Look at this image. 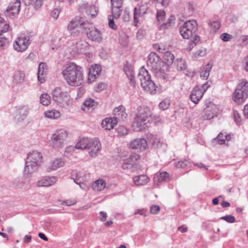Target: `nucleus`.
Here are the masks:
<instances>
[{
    "label": "nucleus",
    "instance_id": "1",
    "mask_svg": "<svg viewBox=\"0 0 248 248\" xmlns=\"http://www.w3.org/2000/svg\"><path fill=\"white\" fill-rule=\"evenodd\" d=\"M63 78L72 86H78L83 82V74L81 66L70 62L66 64L62 71Z\"/></svg>",
    "mask_w": 248,
    "mask_h": 248
},
{
    "label": "nucleus",
    "instance_id": "2",
    "mask_svg": "<svg viewBox=\"0 0 248 248\" xmlns=\"http://www.w3.org/2000/svg\"><path fill=\"white\" fill-rule=\"evenodd\" d=\"M198 24L195 20H189L180 27L179 31L185 39H190V45H196L200 41V37L196 34Z\"/></svg>",
    "mask_w": 248,
    "mask_h": 248
},
{
    "label": "nucleus",
    "instance_id": "3",
    "mask_svg": "<svg viewBox=\"0 0 248 248\" xmlns=\"http://www.w3.org/2000/svg\"><path fill=\"white\" fill-rule=\"evenodd\" d=\"M152 121V113L148 108H141L134 119L133 127L135 131H141Z\"/></svg>",
    "mask_w": 248,
    "mask_h": 248
},
{
    "label": "nucleus",
    "instance_id": "4",
    "mask_svg": "<svg viewBox=\"0 0 248 248\" xmlns=\"http://www.w3.org/2000/svg\"><path fill=\"white\" fill-rule=\"evenodd\" d=\"M76 148L81 150L89 149V154L92 157H95L101 148V144L97 139L84 138L80 139L76 144Z\"/></svg>",
    "mask_w": 248,
    "mask_h": 248
},
{
    "label": "nucleus",
    "instance_id": "5",
    "mask_svg": "<svg viewBox=\"0 0 248 248\" xmlns=\"http://www.w3.org/2000/svg\"><path fill=\"white\" fill-rule=\"evenodd\" d=\"M147 63V66L154 71L156 77L162 79H164L163 70L161 68L162 62L158 55L155 52H151L148 57Z\"/></svg>",
    "mask_w": 248,
    "mask_h": 248
},
{
    "label": "nucleus",
    "instance_id": "6",
    "mask_svg": "<svg viewBox=\"0 0 248 248\" xmlns=\"http://www.w3.org/2000/svg\"><path fill=\"white\" fill-rule=\"evenodd\" d=\"M138 78L140 81V85L143 89L150 93H154L156 91V86L151 80V76L148 71L142 67L138 75Z\"/></svg>",
    "mask_w": 248,
    "mask_h": 248
},
{
    "label": "nucleus",
    "instance_id": "7",
    "mask_svg": "<svg viewBox=\"0 0 248 248\" xmlns=\"http://www.w3.org/2000/svg\"><path fill=\"white\" fill-rule=\"evenodd\" d=\"M86 24L84 19L80 17L77 16L73 19L68 26V30L71 31V34L73 36H77L85 28Z\"/></svg>",
    "mask_w": 248,
    "mask_h": 248
},
{
    "label": "nucleus",
    "instance_id": "8",
    "mask_svg": "<svg viewBox=\"0 0 248 248\" xmlns=\"http://www.w3.org/2000/svg\"><path fill=\"white\" fill-rule=\"evenodd\" d=\"M53 100L61 107L68 105L69 96L66 92H62L60 88H55L52 92Z\"/></svg>",
    "mask_w": 248,
    "mask_h": 248
},
{
    "label": "nucleus",
    "instance_id": "9",
    "mask_svg": "<svg viewBox=\"0 0 248 248\" xmlns=\"http://www.w3.org/2000/svg\"><path fill=\"white\" fill-rule=\"evenodd\" d=\"M67 136L66 132L63 130L56 131L51 137V142L55 148H62L64 139Z\"/></svg>",
    "mask_w": 248,
    "mask_h": 248
},
{
    "label": "nucleus",
    "instance_id": "10",
    "mask_svg": "<svg viewBox=\"0 0 248 248\" xmlns=\"http://www.w3.org/2000/svg\"><path fill=\"white\" fill-rule=\"evenodd\" d=\"M30 44V39L25 35H21L15 41L14 47L15 50L22 52L25 50Z\"/></svg>",
    "mask_w": 248,
    "mask_h": 248
},
{
    "label": "nucleus",
    "instance_id": "11",
    "mask_svg": "<svg viewBox=\"0 0 248 248\" xmlns=\"http://www.w3.org/2000/svg\"><path fill=\"white\" fill-rule=\"evenodd\" d=\"M147 147V142L145 139L138 138L133 140L129 144L131 149L137 151H144Z\"/></svg>",
    "mask_w": 248,
    "mask_h": 248
},
{
    "label": "nucleus",
    "instance_id": "12",
    "mask_svg": "<svg viewBox=\"0 0 248 248\" xmlns=\"http://www.w3.org/2000/svg\"><path fill=\"white\" fill-rule=\"evenodd\" d=\"M29 113V108L27 106H20L16 108L15 118L19 122L25 119Z\"/></svg>",
    "mask_w": 248,
    "mask_h": 248
},
{
    "label": "nucleus",
    "instance_id": "13",
    "mask_svg": "<svg viewBox=\"0 0 248 248\" xmlns=\"http://www.w3.org/2000/svg\"><path fill=\"white\" fill-rule=\"evenodd\" d=\"M21 2L20 0H16L11 3L6 10V15L11 18H13L18 14Z\"/></svg>",
    "mask_w": 248,
    "mask_h": 248
},
{
    "label": "nucleus",
    "instance_id": "14",
    "mask_svg": "<svg viewBox=\"0 0 248 248\" xmlns=\"http://www.w3.org/2000/svg\"><path fill=\"white\" fill-rule=\"evenodd\" d=\"M40 166L38 164H35L34 162H31L26 159L24 172L26 175H31L36 172Z\"/></svg>",
    "mask_w": 248,
    "mask_h": 248
},
{
    "label": "nucleus",
    "instance_id": "15",
    "mask_svg": "<svg viewBox=\"0 0 248 248\" xmlns=\"http://www.w3.org/2000/svg\"><path fill=\"white\" fill-rule=\"evenodd\" d=\"M42 158L43 156L40 152L37 151H33L32 152L28 154L26 159L40 166L42 162Z\"/></svg>",
    "mask_w": 248,
    "mask_h": 248
},
{
    "label": "nucleus",
    "instance_id": "16",
    "mask_svg": "<svg viewBox=\"0 0 248 248\" xmlns=\"http://www.w3.org/2000/svg\"><path fill=\"white\" fill-rule=\"evenodd\" d=\"M140 156L138 155L134 154L131 155L128 158L124 160L122 165V168L124 169H130L136 163Z\"/></svg>",
    "mask_w": 248,
    "mask_h": 248
},
{
    "label": "nucleus",
    "instance_id": "17",
    "mask_svg": "<svg viewBox=\"0 0 248 248\" xmlns=\"http://www.w3.org/2000/svg\"><path fill=\"white\" fill-rule=\"evenodd\" d=\"M113 114L115 116L114 118L116 119V120L124 121L127 116V114L125 111V108L123 105L115 108L113 110Z\"/></svg>",
    "mask_w": 248,
    "mask_h": 248
},
{
    "label": "nucleus",
    "instance_id": "18",
    "mask_svg": "<svg viewBox=\"0 0 248 248\" xmlns=\"http://www.w3.org/2000/svg\"><path fill=\"white\" fill-rule=\"evenodd\" d=\"M204 94L203 90L199 87H195L190 94V98L191 101L195 104H197L202 98Z\"/></svg>",
    "mask_w": 248,
    "mask_h": 248
},
{
    "label": "nucleus",
    "instance_id": "19",
    "mask_svg": "<svg viewBox=\"0 0 248 248\" xmlns=\"http://www.w3.org/2000/svg\"><path fill=\"white\" fill-rule=\"evenodd\" d=\"M56 182V178L54 176H46L37 182L38 186H49Z\"/></svg>",
    "mask_w": 248,
    "mask_h": 248
},
{
    "label": "nucleus",
    "instance_id": "20",
    "mask_svg": "<svg viewBox=\"0 0 248 248\" xmlns=\"http://www.w3.org/2000/svg\"><path fill=\"white\" fill-rule=\"evenodd\" d=\"M90 31L87 32L89 38L93 41L100 42L102 40V36L101 32L95 28L89 29Z\"/></svg>",
    "mask_w": 248,
    "mask_h": 248
},
{
    "label": "nucleus",
    "instance_id": "21",
    "mask_svg": "<svg viewBox=\"0 0 248 248\" xmlns=\"http://www.w3.org/2000/svg\"><path fill=\"white\" fill-rule=\"evenodd\" d=\"M248 96L242 93L239 89H235L232 95L233 100L238 104H243Z\"/></svg>",
    "mask_w": 248,
    "mask_h": 248
},
{
    "label": "nucleus",
    "instance_id": "22",
    "mask_svg": "<svg viewBox=\"0 0 248 248\" xmlns=\"http://www.w3.org/2000/svg\"><path fill=\"white\" fill-rule=\"evenodd\" d=\"M97 104L92 98L87 99L83 102L82 106V109L84 111L89 112L93 111Z\"/></svg>",
    "mask_w": 248,
    "mask_h": 248
},
{
    "label": "nucleus",
    "instance_id": "23",
    "mask_svg": "<svg viewBox=\"0 0 248 248\" xmlns=\"http://www.w3.org/2000/svg\"><path fill=\"white\" fill-rule=\"evenodd\" d=\"M154 181L155 183L168 182L170 181V175L166 171L158 172L155 175Z\"/></svg>",
    "mask_w": 248,
    "mask_h": 248
},
{
    "label": "nucleus",
    "instance_id": "24",
    "mask_svg": "<svg viewBox=\"0 0 248 248\" xmlns=\"http://www.w3.org/2000/svg\"><path fill=\"white\" fill-rule=\"evenodd\" d=\"M118 120L116 119L111 118H106L102 122V126L106 130H110L113 128L114 126L117 124Z\"/></svg>",
    "mask_w": 248,
    "mask_h": 248
},
{
    "label": "nucleus",
    "instance_id": "25",
    "mask_svg": "<svg viewBox=\"0 0 248 248\" xmlns=\"http://www.w3.org/2000/svg\"><path fill=\"white\" fill-rule=\"evenodd\" d=\"M101 70V67L99 65L95 64L94 66H92V68H90L88 80L93 81L94 79L99 76Z\"/></svg>",
    "mask_w": 248,
    "mask_h": 248
},
{
    "label": "nucleus",
    "instance_id": "26",
    "mask_svg": "<svg viewBox=\"0 0 248 248\" xmlns=\"http://www.w3.org/2000/svg\"><path fill=\"white\" fill-rule=\"evenodd\" d=\"M47 65L45 62H41L38 66V79L40 83H43L45 81L44 77V74L46 71Z\"/></svg>",
    "mask_w": 248,
    "mask_h": 248
},
{
    "label": "nucleus",
    "instance_id": "27",
    "mask_svg": "<svg viewBox=\"0 0 248 248\" xmlns=\"http://www.w3.org/2000/svg\"><path fill=\"white\" fill-rule=\"evenodd\" d=\"M29 180L26 178H21L16 179L14 182L15 186L16 188L26 189L28 187Z\"/></svg>",
    "mask_w": 248,
    "mask_h": 248
},
{
    "label": "nucleus",
    "instance_id": "28",
    "mask_svg": "<svg viewBox=\"0 0 248 248\" xmlns=\"http://www.w3.org/2000/svg\"><path fill=\"white\" fill-rule=\"evenodd\" d=\"M133 181L136 185H144L148 182L149 178L145 175H140L134 177Z\"/></svg>",
    "mask_w": 248,
    "mask_h": 248
},
{
    "label": "nucleus",
    "instance_id": "29",
    "mask_svg": "<svg viewBox=\"0 0 248 248\" xmlns=\"http://www.w3.org/2000/svg\"><path fill=\"white\" fill-rule=\"evenodd\" d=\"M64 164V162L62 158H56L50 163L48 169L51 170H55L62 167Z\"/></svg>",
    "mask_w": 248,
    "mask_h": 248
},
{
    "label": "nucleus",
    "instance_id": "30",
    "mask_svg": "<svg viewBox=\"0 0 248 248\" xmlns=\"http://www.w3.org/2000/svg\"><path fill=\"white\" fill-rule=\"evenodd\" d=\"M216 107L214 106H207L204 109V117L206 119H212L216 116V112H214V109Z\"/></svg>",
    "mask_w": 248,
    "mask_h": 248
},
{
    "label": "nucleus",
    "instance_id": "31",
    "mask_svg": "<svg viewBox=\"0 0 248 248\" xmlns=\"http://www.w3.org/2000/svg\"><path fill=\"white\" fill-rule=\"evenodd\" d=\"M146 12V9L143 6H140L139 8L136 7L134 9V20L135 23L139 22L138 18L144 15Z\"/></svg>",
    "mask_w": 248,
    "mask_h": 248
},
{
    "label": "nucleus",
    "instance_id": "32",
    "mask_svg": "<svg viewBox=\"0 0 248 248\" xmlns=\"http://www.w3.org/2000/svg\"><path fill=\"white\" fill-rule=\"evenodd\" d=\"M162 63H164L167 65H171L174 62V56L173 54L169 51L164 53Z\"/></svg>",
    "mask_w": 248,
    "mask_h": 248
},
{
    "label": "nucleus",
    "instance_id": "33",
    "mask_svg": "<svg viewBox=\"0 0 248 248\" xmlns=\"http://www.w3.org/2000/svg\"><path fill=\"white\" fill-rule=\"evenodd\" d=\"M175 23V17L174 16H170L166 21H164L162 24L160 28L167 29L173 27Z\"/></svg>",
    "mask_w": 248,
    "mask_h": 248
},
{
    "label": "nucleus",
    "instance_id": "34",
    "mask_svg": "<svg viewBox=\"0 0 248 248\" xmlns=\"http://www.w3.org/2000/svg\"><path fill=\"white\" fill-rule=\"evenodd\" d=\"M106 183L102 179H99L95 181L93 184L92 187L93 189L96 191H101L104 189L106 186Z\"/></svg>",
    "mask_w": 248,
    "mask_h": 248
},
{
    "label": "nucleus",
    "instance_id": "35",
    "mask_svg": "<svg viewBox=\"0 0 248 248\" xmlns=\"http://www.w3.org/2000/svg\"><path fill=\"white\" fill-rule=\"evenodd\" d=\"M236 89H239L242 93H245L248 96V81L243 80L240 82L237 86Z\"/></svg>",
    "mask_w": 248,
    "mask_h": 248
},
{
    "label": "nucleus",
    "instance_id": "36",
    "mask_svg": "<svg viewBox=\"0 0 248 248\" xmlns=\"http://www.w3.org/2000/svg\"><path fill=\"white\" fill-rule=\"evenodd\" d=\"M212 67V65L208 63L205 67L203 68V70L201 73V77L204 79H207L209 76V72Z\"/></svg>",
    "mask_w": 248,
    "mask_h": 248
},
{
    "label": "nucleus",
    "instance_id": "37",
    "mask_svg": "<svg viewBox=\"0 0 248 248\" xmlns=\"http://www.w3.org/2000/svg\"><path fill=\"white\" fill-rule=\"evenodd\" d=\"M10 25L7 24L3 18L0 17V34L6 32L9 30Z\"/></svg>",
    "mask_w": 248,
    "mask_h": 248
},
{
    "label": "nucleus",
    "instance_id": "38",
    "mask_svg": "<svg viewBox=\"0 0 248 248\" xmlns=\"http://www.w3.org/2000/svg\"><path fill=\"white\" fill-rule=\"evenodd\" d=\"M25 75L20 71L16 74L14 78V82L16 84H19L25 81Z\"/></svg>",
    "mask_w": 248,
    "mask_h": 248
},
{
    "label": "nucleus",
    "instance_id": "39",
    "mask_svg": "<svg viewBox=\"0 0 248 248\" xmlns=\"http://www.w3.org/2000/svg\"><path fill=\"white\" fill-rule=\"evenodd\" d=\"M45 116L51 119H57L60 116V113L56 110H49L45 113Z\"/></svg>",
    "mask_w": 248,
    "mask_h": 248
},
{
    "label": "nucleus",
    "instance_id": "40",
    "mask_svg": "<svg viewBox=\"0 0 248 248\" xmlns=\"http://www.w3.org/2000/svg\"><path fill=\"white\" fill-rule=\"evenodd\" d=\"M175 64H176L177 69L178 71H183L186 68V65L185 64V61L183 59H176Z\"/></svg>",
    "mask_w": 248,
    "mask_h": 248
},
{
    "label": "nucleus",
    "instance_id": "41",
    "mask_svg": "<svg viewBox=\"0 0 248 248\" xmlns=\"http://www.w3.org/2000/svg\"><path fill=\"white\" fill-rule=\"evenodd\" d=\"M51 102V97L47 93H43L40 96V103L44 106H48Z\"/></svg>",
    "mask_w": 248,
    "mask_h": 248
},
{
    "label": "nucleus",
    "instance_id": "42",
    "mask_svg": "<svg viewBox=\"0 0 248 248\" xmlns=\"http://www.w3.org/2000/svg\"><path fill=\"white\" fill-rule=\"evenodd\" d=\"M122 7H117L116 6H111L112 17L115 19H118L121 15Z\"/></svg>",
    "mask_w": 248,
    "mask_h": 248
},
{
    "label": "nucleus",
    "instance_id": "43",
    "mask_svg": "<svg viewBox=\"0 0 248 248\" xmlns=\"http://www.w3.org/2000/svg\"><path fill=\"white\" fill-rule=\"evenodd\" d=\"M211 31L216 32L220 27V23L218 21L210 22L209 23Z\"/></svg>",
    "mask_w": 248,
    "mask_h": 248
},
{
    "label": "nucleus",
    "instance_id": "44",
    "mask_svg": "<svg viewBox=\"0 0 248 248\" xmlns=\"http://www.w3.org/2000/svg\"><path fill=\"white\" fill-rule=\"evenodd\" d=\"M165 13L164 11H159L157 12L156 17L160 27L165 20Z\"/></svg>",
    "mask_w": 248,
    "mask_h": 248
},
{
    "label": "nucleus",
    "instance_id": "45",
    "mask_svg": "<svg viewBox=\"0 0 248 248\" xmlns=\"http://www.w3.org/2000/svg\"><path fill=\"white\" fill-rule=\"evenodd\" d=\"M8 45V40L7 38L3 37L0 34V49H4Z\"/></svg>",
    "mask_w": 248,
    "mask_h": 248
},
{
    "label": "nucleus",
    "instance_id": "46",
    "mask_svg": "<svg viewBox=\"0 0 248 248\" xmlns=\"http://www.w3.org/2000/svg\"><path fill=\"white\" fill-rule=\"evenodd\" d=\"M228 137L227 135H224L223 134L220 133L218 136L215 139V140H216L218 144L221 145L225 143L226 139L228 140Z\"/></svg>",
    "mask_w": 248,
    "mask_h": 248
},
{
    "label": "nucleus",
    "instance_id": "47",
    "mask_svg": "<svg viewBox=\"0 0 248 248\" xmlns=\"http://www.w3.org/2000/svg\"><path fill=\"white\" fill-rule=\"evenodd\" d=\"M189 164V162L186 160H181L175 163V166L177 168H185Z\"/></svg>",
    "mask_w": 248,
    "mask_h": 248
},
{
    "label": "nucleus",
    "instance_id": "48",
    "mask_svg": "<svg viewBox=\"0 0 248 248\" xmlns=\"http://www.w3.org/2000/svg\"><path fill=\"white\" fill-rule=\"evenodd\" d=\"M116 131L120 135H125L128 133V130L126 127L124 125L119 126L117 129Z\"/></svg>",
    "mask_w": 248,
    "mask_h": 248
},
{
    "label": "nucleus",
    "instance_id": "49",
    "mask_svg": "<svg viewBox=\"0 0 248 248\" xmlns=\"http://www.w3.org/2000/svg\"><path fill=\"white\" fill-rule=\"evenodd\" d=\"M170 106V101L165 99L162 100L159 104V107L160 109L162 110H165L167 109Z\"/></svg>",
    "mask_w": 248,
    "mask_h": 248
},
{
    "label": "nucleus",
    "instance_id": "50",
    "mask_svg": "<svg viewBox=\"0 0 248 248\" xmlns=\"http://www.w3.org/2000/svg\"><path fill=\"white\" fill-rule=\"evenodd\" d=\"M88 46V43L85 41L80 40L76 44V46L78 50H81L85 48Z\"/></svg>",
    "mask_w": 248,
    "mask_h": 248
},
{
    "label": "nucleus",
    "instance_id": "51",
    "mask_svg": "<svg viewBox=\"0 0 248 248\" xmlns=\"http://www.w3.org/2000/svg\"><path fill=\"white\" fill-rule=\"evenodd\" d=\"M61 41V38L59 39H54L52 40V43L51 44V49L52 50H54L55 49L58 48L61 45V43L59 42Z\"/></svg>",
    "mask_w": 248,
    "mask_h": 248
},
{
    "label": "nucleus",
    "instance_id": "52",
    "mask_svg": "<svg viewBox=\"0 0 248 248\" xmlns=\"http://www.w3.org/2000/svg\"><path fill=\"white\" fill-rule=\"evenodd\" d=\"M232 38V36L227 33H223L220 35V38L224 42L229 41Z\"/></svg>",
    "mask_w": 248,
    "mask_h": 248
},
{
    "label": "nucleus",
    "instance_id": "53",
    "mask_svg": "<svg viewBox=\"0 0 248 248\" xmlns=\"http://www.w3.org/2000/svg\"><path fill=\"white\" fill-rule=\"evenodd\" d=\"M220 219L224 220L229 223H233L235 221V217L232 215H227L220 218Z\"/></svg>",
    "mask_w": 248,
    "mask_h": 248
},
{
    "label": "nucleus",
    "instance_id": "54",
    "mask_svg": "<svg viewBox=\"0 0 248 248\" xmlns=\"http://www.w3.org/2000/svg\"><path fill=\"white\" fill-rule=\"evenodd\" d=\"M124 70L127 77H131V76L133 75V72L129 65H125L124 67Z\"/></svg>",
    "mask_w": 248,
    "mask_h": 248
},
{
    "label": "nucleus",
    "instance_id": "55",
    "mask_svg": "<svg viewBox=\"0 0 248 248\" xmlns=\"http://www.w3.org/2000/svg\"><path fill=\"white\" fill-rule=\"evenodd\" d=\"M114 18L112 17L111 16H108V25H109V26L111 29L116 30L117 29V26L115 24V22H114V19H113Z\"/></svg>",
    "mask_w": 248,
    "mask_h": 248
},
{
    "label": "nucleus",
    "instance_id": "56",
    "mask_svg": "<svg viewBox=\"0 0 248 248\" xmlns=\"http://www.w3.org/2000/svg\"><path fill=\"white\" fill-rule=\"evenodd\" d=\"M124 0H111V6L122 7Z\"/></svg>",
    "mask_w": 248,
    "mask_h": 248
},
{
    "label": "nucleus",
    "instance_id": "57",
    "mask_svg": "<svg viewBox=\"0 0 248 248\" xmlns=\"http://www.w3.org/2000/svg\"><path fill=\"white\" fill-rule=\"evenodd\" d=\"M233 113L234 119L236 123H237V124L240 123L241 122L240 114L237 110H233Z\"/></svg>",
    "mask_w": 248,
    "mask_h": 248
},
{
    "label": "nucleus",
    "instance_id": "58",
    "mask_svg": "<svg viewBox=\"0 0 248 248\" xmlns=\"http://www.w3.org/2000/svg\"><path fill=\"white\" fill-rule=\"evenodd\" d=\"M107 87V85L104 83H100L98 84L95 87V91L99 92L105 90Z\"/></svg>",
    "mask_w": 248,
    "mask_h": 248
},
{
    "label": "nucleus",
    "instance_id": "59",
    "mask_svg": "<svg viewBox=\"0 0 248 248\" xmlns=\"http://www.w3.org/2000/svg\"><path fill=\"white\" fill-rule=\"evenodd\" d=\"M188 10V15H192L194 12V6L193 3L188 2L186 5Z\"/></svg>",
    "mask_w": 248,
    "mask_h": 248
},
{
    "label": "nucleus",
    "instance_id": "60",
    "mask_svg": "<svg viewBox=\"0 0 248 248\" xmlns=\"http://www.w3.org/2000/svg\"><path fill=\"white\" fill-rule=\"evenodd\" d=\"M160 210V207L158 205H152L150 208V212L152 214H156Z\"/></svg>",
    "mask_w": 248,
    "mask_h": 248
},
{
    "label": "nucleus",
    "instance_id": "61",
    "mask_svg": "<svg viewBox=\"0 0 248 248\" xmlns=\"http://www.w3.org/2000/svg\"><path fill=\"white\" fill-rule=\"evenodd\" d=\"M154 48L155 49H156L157 51H158L159 52H161L162 53H164L165 52V48L164 47L162 46L156 44H154L153 45Z\"/></svg>",
    "mask_w": 248,
    "mask_h": 248
},
{
    "label": "nucleus",
    "instance_id": "62",
    "mask_svg": "<svg viewBox=\"0 0 248 248\" xmlns=\"http://www.w3.org/2000/svg\"><path fill=\"white\" fill-rule=\"evenodd\" d=\"M60 11L58 9H55L51 13V16L53 17L56 19L59 15Z\"/></svg>",
    "mask_w": 248,
    "mask_h": 248
},
{
    "label": "nucleus",
    "instance_id": "63",
    "mask_svg": "<svg viewBox=\"0 0 248 248\" xmlns=\"http://www.w3.org/2000/svg\"><path fill=\"white\" fill-rule=\"evenodd\" d=\"M100 215V219L102 221H105L106 220L107 215V213L103 211H101L99 213Z\"/></svg>",
    "mask_w": 248,
    "mask_h": 248
},
{
    "label": "nucleus",
    "instance_id": "64",
    "mask_svg": "<svg viewBox=\"0 0 248 248\" xmlns=\"http://www.w3.org/2000/svg\"><path fill=\"white\" fill-rule=\"evenodd\" d=\"M244 115L246 118L248 119V104L244 106Z\"/></svg>",
    "mask_w": 248,
    "mask_h": 248
}]
</instances>
